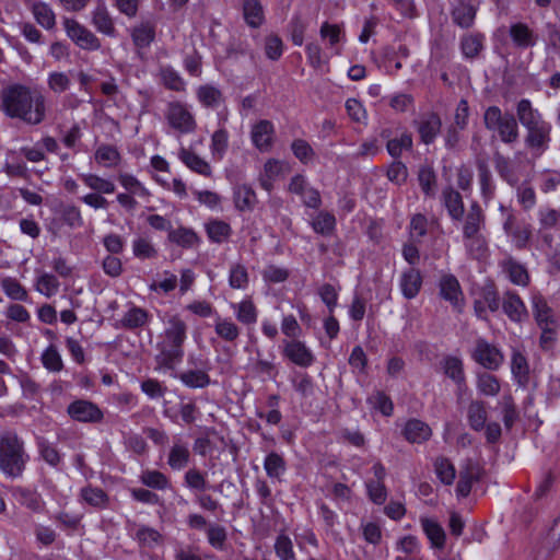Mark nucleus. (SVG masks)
Wrapping results in <instances>:
<instances>
[{
	"instance_id": "f257e3e1",
	"label": "nucleus",
	"mask_w": 560,
	"mask_h": 560,
	"mask_svg": "<svg viewBox=\"0 0 560 560\" xmlns=\"http://www.w3.org/2000/svg\"><path fill=\"white\" fill-rule=\"evenodd\" d=\"M0 109L9 118L27 126H38L46 120L47 100L38 89L12 83L1 90Z\"/></svg>"
},
{
	"instance_id": "f03ea898",
	"label": "nucleus",
	"mask_w": 560,
	"mask_h": 560,
	"mask_svg": "<svg viewBox=\"0 0 560 560\" xmlns=\"http://www.w3.org/2000/svg\"><path fill=\"white\" fill-rule=\"evenodd\" d=\"M520 125L524 128V145L535 159L540 158L550 147L552 125L528 98L515 104Z\"/></svg>"
},
{
	"instance_id": "7ed1b4c3",
	"label": "nucleus",
	"mask_w": 560,
	"mask_h": 560,
	"mask_svg": "<svg viewBox=\"0 0 560 560\" xmlns=\"http://www.w3.org/2000/svg\"><path fill=\"white\" fill-rule=\"evenodd\" d=\"M187 325L177 315L171 316L163 332L159 336L155 355L156 369L174 370L184 357Z\"/></svg>"
},
{
	"instance_id": "20e7f679",
	"label": "nucleus",
	"mask_w": 560,
	"mask_h": 560,
	"mask_svg": "<svg viewBox=\"0 0 560 560\" xmlns=\"http://www.w3.org/2000/svg\"><path fill=\"white\" fill-rule=\"evenodd\" d=\"M482 119L486 129L497 132L501 142L512 144L518 140L520 121L516 115L504 113L499 106L492 105L485 109Z\"/></svg>"
},
{
	"instance_id": "39448f33",
	"label": "nucleus",
	"mask_w": 560,
	"mask_h": 560,
	"mask_svg": "<svg viewBox=\"0 0 560 560\" xmlns=\"http://www.w3.org/2000/svg\"><path fill=\"white\" fill-rule=\"evenodd\" d=\"M26 459L22 441L14 433H4L0 438V469L10 477H19Z\"/></svg>"
},
{
	"instance_id": "423d86ee",
	"label": "nucleus",
	"mask_w": 560,
	"mask_h": 560,
	"mask_svg": "<svg viewBox=\"0 0 560 560\" xmlns=\"http://www.w3.org/2000/svg\"><path fill=\"white\" fill-rule=\"evenodd\" d=\"M164 117L171 128L182 135L191 133L197 128V121L189 106L180 101L168 102Z\"/></svg>"
},
{
	"instance_id": "0eeeda50",
	"label": "nucleus",
	"mask_w": 560,
	"mask_h": 560,
	"mask_svg": "<svg viewBox=\"0 0 560 560\" xmlns=\"http://www.w3.org/2000/svg\"><path fill=\"white\" fill-rule=\"evenodd\" d=\"M62 24L67 36L81 49L94 51L101 48L100 38L77 20L63 18Z\"/></svg>"
},
{
	"instance_id": "6e6552de",
	"label": "nucleus",
	"mask_w": 560,
	"mask_h": 560,
	"mask_svg": "<svg viewBox=\"0 0 560 560\" xmlns=\"http://www.w3.org/2000/svg\"><path fill=\"white\" fill-rule=\"evenodd\" d=\"M471 358L476 363L490 371H497L504 362L502 351L485 338L476 339Z\"/></svg>"
},
{
	"instance_id": "1a4fd4ad",
	"label": "nucleus",
	"mask_w": 560,
	"mask_h": 560,
	"mask_svg": "<svg viewBox=\"0 0 560 560\" xmlns=\"http://www.w3.org/2000/svg\"><path fill=\"white\" fill-rule=\"evenodd\" d=\"M188 363L194 369L186 370L177 375L179 381L188 388H205L210 385L211 378L208 374L210 364L208 360L188 358Z\"/></svg>"
},
{
	"instance_id": "9d476101",
	"label": "nucleus",
	"mask_w": 560,
	"mask_h": 560,
	"mask_svg": "<svg viewBox=\"0 0 560 560\" xmlns=\"http://www.w3.org/2000/svg\"><path fill=\"white\" fill-rule=\"evenodd\" d=\"M68 416L82 423H100L104 418L102 409L91 400L77 399L68 405Z\"/></svg>"
},
{
	"instance_id": "9b49d317",
	"label": "nucleus",
	"mask_w": 560,
	"mask_h": 560,
	"mask_svg": "<svg viewBox=\"0 0 560 560\" xmlns=\"http://www.w3.org/2000/svg\"><path fill=\"white\" fill-rule=\"evenodd\" d=\"M289 191L301 197L305 207L318 209L322 205L319 191L312 187L303 175H295L289 184Z\"/></svg>"
},
{
	"instance_id": "f8f14e48",
	"label": "nucleus",
	"mask_w": 560,
	"mask_h": 560,
	"mask_svg": "<svg viewBox=\"0 0 560 560\" xmlns=\"http://www.w3.org/2000/svg\"><path fill=\"white\" fill-rule=\"evenodd\" d=\"M503 313L514 323H523L528 318V312L521 296L513 290H506L501 301Z\"/></svg>"
},
{
	"instance_id": "ddd939ff",
	"label": "nucleus",
	"mask_w": 560,
	"mask_h": 560,
	"mask_svg": "<svg viewBox=\"0 0 560 560\" xmlns=\"http://www.w3.org/2000/svg\"><path fill=\"white\" fill-rule=\"evenodd\" d=\"M283 355L292 363L302 368H308L315 361V357L311 349L298 339L283 342Z\"/></svg>"
},
{
	"instance_id": "4468645a",
	"label": "nucleus",
	"mask_w": 560,
	"mask_h": 560,
	"mask_svg": "<svg viewBox=\"0 0 560 560\" xmlns=\"http://www.w3.org/2000/svg\"><path fill=\"white\" fill-rule=\"evenodd\" d=\"M250 138L254 147L260 152H268L275 139V127L270 120L261 119L253 125Z\"/></svg>"
},
{
	"instance_id": "2eb2a0df",
	"label": "nucleus",
	"mask_w": 560,
	"mask_h": 560,
	"mask_svg": "<svg viewBox=\"0 0 560 560\" xmlns=\"http://www.w3.org/2000/svg\"><path fill=\"white\" fill-rule=\"evenodd\" d=\"M91 24L98 33L108 37H116L117 35L114 19L102 0H98L91 11Z\"/></svg>"
},
{
	"instance_id": "dca6fc26",
	"label": "nucleus",
	"mask_w": 560,
	"mask_h": 560,
	"mask_svg": "<svg viewBox=\"0 0 560 560\" xmlns=\"http://www.w3.org/2000/svg\"><path fill=\"white\" fill-rule=\"evenodd\" d=\"M509 36L518 49L534 47L538 42V35L524 22H515L509 26Z\"/></svg>"
},
{
	"instance_id": "f3484780",
	"label": "nucleus",
	"mask_w": 560,
	"mask_h": 560,
	"mask_svg": "<svg viewBox=\"0 0 560 560\" xmlns=\"http://www.w3.org/2000/svg\"><path fill=\"white\" fill-rule=\"evenodd\" d=\"M499 266L513 284L520 287H527L529 284L530 277L526 267L512 256L501 260Z\"/></svg>"
},
{
	"instance_id": "a211bd4d",
	"label": "nucleus",
	"mask_w": 560,
	"mask_h": 560,
	"mask_svg": "<svg viewBox=\"0 0 560 560\" xmlns=\"http://www.w3.org/2000/svg\"><path fill=\"white\" fill-rule=\"evenodd\" d=\"M439 287L440 295L460 312L464 296L458 280L452 275H446L441 278Z\"/></svg>"
},
{
	"instance_id": "6ab92c4d",
	"label": "nucleus",
	"mask_w": 560,
	"mask_h": 560,
	"mask_svg": "<svg viewBox=\"0 0 560 560\" xmlns=\"http://www.w3.org/2000/svg\"><path fill=\"white\" fill-rule=\"evenodd\" d=\"M150 318L151 315L147 310L131 305L117 323V327L126 330L140 329L149 324Z\"/></svg>"
},
{
	"instance_id": "aec40b11",
	"label": "nucleus",
	"mask_w": 560,
	"mask_h": 560,
	"mask_svg": "<svg viewBox=\"0 0 560 560\" xmlns=\"http://www.w3.org/2000/svg\"><path fill=\"white\" fill-rule=\"evenodd\" d=\"M420 139L423 143H432L440 133L442 121L438 114L430 113L415 121Z\"/></svg>"
},
{
	"instance_id": "412c9836",
	"label": "nucleus",
	"mask_w": 560,
	"mask_h": 560,
	"mask_svg": "<svg viewBox=\"0 0 560 560\" xmlns=\"http://www.w3.org/2000/svg\"><path fill=\"white\" fill-rule=\"evenodd\" d=\"M463 222V236H472L481 232L486 224L485 213L478 202L470 203Z\"/></svg>"
},
{
	"instance_id": "4be33fe9",
	"label": "nucleus",
	"mask_w": 560,
	"mask_h": 560,
	"mask_svg": "<svg viewBox=\"0 0 560 560\" xmlns=\"http://www.w3.org/2000/svg\"><path fill=\"white\" fill-rule=\"evenodd\" d=\"M476 167L478 171V179L480 184V192L485 202L493 199L495 194V185L486 158L478 156L476 159Z\"/></svg>"
},
{
	"instance_id": "5701e85b",
	"label": "nucleus",
	"mask_w": 560,
	"mask_h": 560,
	"mask_svg": "<svg viewBox=\"0 0 560 560\" xmlns=\"http://www.w3.org/2000/svg\"><path fill=\"white\" fill-rule=\"evenodd\" d=\"M441 200L450 218L453 221H462L465 207L459 191L455 190L453 187H446L442 190Z\"/></svg>"
},
{
	"instance_id": "b1692460",
	"label": "nucleus",
	"mask_w": 560,
	"mask_h": 560,
	"mask_svg": "<svg viewBox=\"0 0 560 560\" xmlns=\"http://www.w3.org/2000/svg\"><path fill=\"white\" fill-rule=\"evenodd\" d=\"M12 495L19 504L34 513H42L45 509V502L36 490L15 487L12 489Z\"/></svg>"
},
{
	"instance_id": "393cba45",
	"label": "nucleus",
	"mask_w": 560,
	"mask_h": 560,
	"mask_svg": "<svg viewBox=\"0 0 560 560\" xmlns=\"http://www.w3.org/2000/svg\"><path fill=\"white\" fill-rule=\"evenodd\" d=\"M399 287L402 295L411 300L418 295L422 287V275L416 268H408L400 275Z\"/></svg>"
},
{
	"instance_id": "a878e982",
	"label": "nucleus",
	"mask_w": 560,
	"mask_h": 560,
	"mask_svg": "<svg viewBox=\"0 0 560 560\" xmlns=\"http://www.w3.org/2000/svg\"><path fill=\"white\" fill-rule=\"evenodd\" d=\"M235 208L241 212L253 211L258 203V198L250 185L238 184L233 190Z\"/></svg>"
},
{
	"instance_id": "bb28decb",
	"label": "nucleus",
	"mask_w": 560,
	"mask_h": 560,
	"mask_svg": "<svg viewBox=\"0 0 560 560\" xmlns=\"http://www.w3.org/2000/svg\"><path fill=\"white\" fill-rule=\"evenodd\" d=\"M133 45L138 49L148 48L155 38V25L151 21H141L130 30Z\"/></svg>"
},
{
	"instance_id": "cd10ccee",
	"label": "nucleus",
	"mask_w": 560,
	"mask_h": 560,
	"mask_svg": "<svg viewBox=\"0 0 560 560\" xmlns=\"http://www.w3.org/2000/svg\"><path fill=\"white\" fill-rule=\"evenodd\" d=\"M480 479V468L479 466L472 462L467 460L466 466L459 472V479L456 486V491L462 497H467L471 487L475 482Z\"/></svg>"
},
{
	"instance_id": "c85d7f7f",
	"label": "nucleus",
	"mask_w": 560,
	"mask_h": 560,
	"mask_svg": "<svg viewBox=\"0 0 560 560\" xmlns=\"http://www.w3.org/2000/svg\"><path fill=\"white\" fill-rule=\"evenodd\" d=\"M420 524L431 547L442 550L445 547L446 534L441 524L430 517H421Z\"/></svg>"
},
{
	"instance_id": "c756f323",
	"label": "nucleus",
	"mask_w": 560,
	"mask_h": 560,
	"mask_svg": "<svg viewBox=\"0 0 560 560\" xmlns=\"http://www.w3.org/2000/svg\"><path fill=\"white\" fill-rule=\"evenodd\" d=\"M442 368L444 374L450 377L459 389L466 385V377L462 359L454 355H447L442 361Z\"/></svg>"
},
{
	"instance_id": "7c9ffc66",
	"label": "nucleus",
	"mask_w": 560,
	"mask_h": 560,
	"mask_svg": "<svg viewBox=\"0 0 560 560\" xmlns=\"http://www.w3.org/2000/svg\"><path fill=\"white\" fill-rule=\"evenodd\" d=\"M494 167L499 176L510 186L515 187L520 183V175L512 161L501 153L494 154Z\"/></svg>"
},
{
	"instance_id": "2f4dec72",
	"label": "nucleus",
	"mask_w": 560,
	"mask_h": 560,
	"mask_svg": "<svg viewBox=\"0 0 560 560\" xmlns=\"http://www.w3.org/2000/svg\"><path fill=\"white\" fill-rule=\"evenodd\" d=\"M179 160L192 172L209 177L212 174L210 164L192 151L180 148L178 152Z\"/></svg>"
},
{
	"instance_id": "473e14b6",
	"label": "nucleus",
	"mask_w": 560,
	"mask_h": 560,
	"mask_svg": "<svg viewBox=\"0 0 560 560\" xmlns=\"http://www.w3.org/2000/svg\"><path fill=\"white\" fill-rule=\"evenodd\" d=\"M532 305L535 320L539 327L556 324L553 312L544 296L540 294H534L532 298Z\"/></svg>"
},
{
	"instance_id": "72a5a7b5",
	"label": "nucleus",
	"mask_w": 560,
	"mask_h": 560,
	"mask_svg": "<svg viewBox=\"0 0 560 560\" xmlns=\"http://www.w3.org/2000/svg\"><path fill=\"white\" fill-rule=\"evenodd\" d=\"M402 433L410 443H422L430 439L432 431L430 427L421 420L411 419L405 424Z\"/></svg>"
},
{
	"instance_id": "f704fd0d",
	"label": "nucleus",
	"mask_w": 560,
	"mask_h": 560,
	"mask_svg": "<svg viewBox=\"0 0 560 560\" xmlns=\"http://www.w3.org/2000/svg\"><path fill=\"white\" fill-rule=\"evenodd\" d=\"M189 459L190 451L188 445L182 441L174 442L167 456V465L171 467V469H184L188 465Z\"/></svg>"
},
{
	"instance_id": "c9c22d12",
	"label": "nucleus",
	"mask_w": 560,
	"mask_h": 560,
	"mask_svg": "<svg viewBox=\"0 0 560 560\" xmlns=\"http://www.w3.org/2000/svg\"><path fill=\"white\" fill-rule=\"evenodd\" d=\"M284 168V164L278 160L269 159L265 165L264 170L259 175V184L260 186L267 190L270 191L273 188V183L276 179H278Z\"/></svg>"
},
{
	"instance_id": "e433bc0d",
	"label": "nucleus",
	"mask_w": 560,
	"mask_h": 560,
	"mask_svg": "<svg viewBox=\"0 0 560 560\" xmlns=\"http://www.w3.org/2000/svg\"><path fill=\"white\" fill-rule=\"evenodd\" d=\"M214 332L220 339L233 343L241 336V328L232 318L217 316L214 320Z\"/></svg>"
},
{
	"instance_id": "4c0bfd02",
	"label": "nucleus",
	"mask_w": 560,
	"mask_h": 560,
	"mask_svg": "<svg viewBox=\"0 0 560 560\" xmlns=\"http://www.w3.org/2000/svg\"><path fill=\"white\" fill-rule=\"evenodd\" d=\"M264 469L267 476L276 481H282V477L287 471V463L282 455L270 452L264 460Z\"/></svg>"
},
{
	"instance_id": "58836bf2",
	"label": "nucleus",
	"mask_w": 560,
	"mask_h": 560,
	"mask_svg": "<svg viewBox=\"0 0 560 560\" xmlns=\"http://www.w3.org/2000/svg\"><path fill=\"white\" fill-rule=\"evenodd\" d=\"M31 11L35 21L45 30H52L56 25V15L51 7L45 2L36 1L32 4Z\"/></svg>"
},
{
	"instance_id": "ea45409f",
	"label": "nucleus",
	"mask_w": 560,
	"mask_h": 560,
	"mask_svg": "<svg viewBox=\"0 0 560 560\" xmlns=\"http://www.w3.org/2000/svg\"><path fill=\"white\" fill-rule=\"evenodd\" d=\"M231 307L241 324L254 325L257 322L258 312L252 300L245 299L238 303H233Z\"/></svg>"
},
{
	"instance_id": "a19ab883",
	"label": "nucleus",
	"mask_w": 560,
	"mask_h": 560,
	"mask_svg": "<svg viewBox=\"0 0 560 560\" xmlns=\"http://www.w3.org/2000/svg\"><path fill=\"white\" fill-rule=\"evenodd\" d=\"M196 96L202 106L209 108L218 107L223 101L222 92L211 84L198 86L196 90Z\"/></svg>"
},
{
	"instance_id": "79ce46f5",
	"label": "nucleus",
	"mask_w": 560,
	"mask_h": 560,
	"mask_svg": "<svg viewBox=\"0 0 560 560\" xmlns=\"http://www.w3.org/2000/svg\"><path fill=\"white\" fill-rule=\"evenodd\" d=\"M206 232L211 242L221 244L230 238L232 228L225 221L214 219L206 224Z\"/></svg>"
},
{
	"instance_id": "37998d69",
	"label": "nucleus",
	"mask_w": 560,
	"mask_h": 560,
	"mask_svg": "<svg viewBox=\"0 0 560 560\" xmlns=\"http://www.w3.org/2000/svg\"><path fill=\"white\" fill-rule=\"evenodd\" d=\"M133 538L141 547L153 549L163 542V536L155 528L140 525L133 534Z\"/></svg>"
},
{
	"instance_id": "c03bdc74",
	"label": "nucleus",
	"mask_w": 560,
	"mask_h": 560,
	"mask_svg": "<svg viewBox=\"0 0 560 560\" xmlns=\"http://www.w3.org/2000/svg\"><path fill=\"white\" fill-rule=\"evenodd\" d=\"M413 145L412 136L408 131H404L399 137L388 139L386 142V150L388 154L395 159L398 160L402 152L410 151Z\"/></svg>"
},
{
	"instance_id": "a18cd8bd",
	"label": "nucleus",
	"mask_w": 560,
	"mask_h": 560,
	"mask_svg": "<svg viewBox=\"0 0 560 560\" xmlns=\"http://www.w3.org/2000/svg\"><path fill=\"white\" fill-rule=\"evenodd\" d=\"M140 481L148 488L155 490H166L171 487L170 478L155 469H145L140 475Z\"/></svg>"
},
{
	"instance_id": "49530a36",
	"label": "nucleus",
	"mask_w": 560,
	"mask_h": 560,
	"mask_svg": "<svg viewBox=\"0 0 560 560\" xmlns=\"http://www.w3.org/2000/svg\"><path fill=\"white\" fill-rule=\"evenodd\" d=\"M95 161L104 167H115L120 162V153L116 147L110 144H101L94 153Z\"/></svg>"
},
{
	"instance_id": "de8ad7c7",
	"label": "nucleus",
	"mask_w": 560,
	"mask_h": 560,
	"mask_svg": "<svg viewBox=\"0 0 560 560\" xmlns=\"http://www.w3.org/2000/svg\"><path fill=\"white\" fill-rule=\"evenodd\" d=\"M163 85L175 92H184L186 83L180 74L171 66H162L159 71Z\"/></svg>"
},
{
	"instance_id": "09e8293b",
	"label": "nucleus",
	"mask_w": 560,
	"mask_h": 560,
	"mask_svg": "<svg viewBox=\"0 0 560 560\" xmlns=\"http://www.w3.org/2000/svg\"><path fill=\"white\" fill-rule=\"evenodd\" d=\"M80 495L89 505L97 509H105L108 505L109 498L107 493L97 487L88 486L81 489Z\"/></svg>"
},
{
	"instance_id": "8fccbe9b",
	"label": "nucleus",
	"mask_w": 560,
	"mask_h": 560,
	"mask_svg": "<svg viewBox=\"0 0 560 560\" xmlns=\"http://www.w3.org/2000/svg\"><path fill=\"white\" fill-rule=\"evenodd\" d=\"M476 7L471 3L460 2L452 12L454 22L463 27L468 28L474 24L476 18Z\"/></svg>"
},
{
	"instance_id": "3c124183",
	"label": "nucleus",
	"mask_w": 560,
	"mask_h": 560,
	"mask_svg": "<svg viewBox=\"0 0 560 560\" xmlns=\"http://www.w3.org/2000/svg\"><path fill=\"white\" fill-rule=\"evenodd\" d=\"M170 242L184 248H191L199 243L198 235L188 228L172 229L168 234Z\"/></svg>"
},
{
	"instance_id": "603ef678",
	"label": "nucleus",
	"mask_w": 560,
	"mask_h": 560,
	"mask_svg": "<svg viewBox=\"0 0 560 560\" xmlns=\"http://www.w3.org/2000/svg\"><path fill=\"white\" fill-rule=\"evenodd\" d=\"M243 14L246 23L252 27H258L264 22V10L259 0H244Z\"/></svg>"
},
{
	"instance_id": "864d4df0",
	"label": "nucleus",
	"mask_w": 560,
	"mask_h": 560,
	"mask_svg": "<svg viewBox=\"0 0 560 560\" xmlns=\"http://www.w3.org/2000/svg\"><path fill=\"white\" fill-rule=\"evenodd\" d=\"M418 182L422 192L427 197H434L436 191V175L431 166L424 165L419 168Z\"/></svg>"
},
{
	"instance_id": "5fc2aeb1",
	"label": "nucleus",
	"mask_w": 560,
	"mask_h": 560,
	"mask_svg": "<svg viewBox=\"0 0 560 560\" xmlns=\"http://www.w3.org/2000/svg\"><path fill=\"white\" fill-rule=\"evenodd\" d=\"M59 288L60 282L58 278L50 272H42L35 281L36 291L46 298L55 295L59 291Z\"/></svg>"
},
{
	"instance_id": "6e6d98bb",
	"label": "nucleus",
	"mask_w": 560,
	"mask_h": 560,
	"mask_svg": "<svg viewBox=\"0 0 560 560\" xmlns=\"http://www.w3.org/2000/svg\"><path fill=\"white\" fill-rule=\"evenodd\" d=\"M119 184L132 196L149 199L150 191L131 174L120 173L118 175Z\"/></svg>"
},
{
	"instance_id": "4d7b16f0",
	"label": "nucleus",
	"mask_w": 560,
	"mask_h": 560,
	"mask_svg": "<svg viewBox=\"0 0 560 560\" xmlns=\"http://www.w3.org/2000/svg\"><path fill=\"white\" fill-rule=\"evenodd\" d=\"M82 182L96 194H113L115 191V184L95 174H81Z\"/></svg>"
},
{
	"instance_id": "13d9d810",
	"label": "nucleus",
	"mask_w": 560,
	"mask_h": 560,
	"mask_svg": "<svg viewBox=\"0 0 560 560\" xmlns=\"http://www.w3.org/2000/svg\"><path fill=\"white\" fill-rule=\"evenodd\" d=\"M40 361L49 372L57 373L63 369L61 355L55 345H50L44 350Z\"/></svg>"
},
{
	"instance_id": "bf43d9fd",
	"label": "nucleus",
	"mask_w": 560,
	"mask_h": 560,
	"mask_svg": "<svg viewBox=\"0 0 560 560\" xmlns=\"http://www.w3.org/2000/svg\"><path fill=\"white\" fill-rule=\"evenodd\" d=\"M511 371L520 384H523L527 381L529 372L527 359L518 350H513L512 352Z\"/></svg>"
},
{
	"instance_id": "052dcab7",
	"label": "nucleus",
	"mask_w": 560,
	"mask_h": 560,
	"mask_svg": "<svg viewBox=\"0 0 560 560\" xmlns=\"http://www.w3.org/2000/svg\"><path fill=\"white\" fill-rule=\"evenodd\" d=\"M483 35L470 34L463 37L460 48L466 58H475L483 48Z\"/></svg>"
},
{
	"instance_id": "680f3d73",
	"label": "nucleus",
	"mask_w": 560,
	"mask_h": 560,
	"mask_svg": "<svg viewBox=\"0 0 560 560\" xmlns=\"http://www.w3.org/2000/svg\"><path fill=\"white\" fill-rule=\"evenodd\" d=\"M1 288L5 295L12 300L26 302L28 299L26 289L14 278L2 279Z\"/></svg>"
},
{
	"instance_id": "e2e57ef3",
	"label": "nucleus",
	"mask_w": 560,
	"mask_h": 560,
	"mask_svg": "<svg viewBox=\"0 0 560 560\" xmlns=\"http://www.w3.org/2000/svg\"><path fill=\"white\" fill-rule=\"evenodd\" d=\"M463 238L467 252L474 258H481L486 255L488 250V243L481 232L472 236H463Z\"/></svg>"
},
{
	"instance_id": "0e129e2a",
	"label": "nucleus",
	"mask_w": 560,
	"mask_h": 560,
	"mask_svg": "<svg viewBox=\"0 0 560 560\" xmlns=\"http://www.w3.org/2000/svg\"><path fill=\"white\" fill-rule=\"evenodd\" d=\"M468 421L471 429L480 431L485 428L487 421V411L479 401H472L468 407Z\"/></svg>"
},
{
	"instance_id": "69168bd1",
	"label": "nucleus",
	"mask_w": 560,
	"mask_h": 560,
	"mask_svg": "<svg viewBox=\"0 0 560 560\" xmlns=\"http://www.w3.org/2000/svg\"><path fill=\"white\" fill-rule=\"evenodd\" d=\"M314 231L322 235H330L336 226L334 214L327 211H320L312 221Z\"/></svg>"
},
{
	"instance_id": "338daca9",
	"label": "nucleus",
	"mask_w": 560,
	"mask_h": 560,
	"mask_svg": "<svg viewBox=\"0 0 560 560\" xmlns=\"http://www.w3.org/2000/svg\"><path fill=\"white\" fill-rule=\"evenodd\" d=\"M481 302L487 305L488 310L492 313L499 311L502 299L500 298L493 283L485 284L478 294Z\"/></svg>"
},
{
	"instance_id": "774afa93",
	"label": "nucleus",
	"mask_w": 560,
	"mask_h": 560,
	"mask_svg": "<svg viewBox=\"0 0 560 560\" xmlns=\"http://www.w3.org/2000/svg\"><path fill=\"white\" fill-rule=\"evenodd\" d=\"M275 552L280 560H296L293 542L291 538L284 534L276 538Z\"/></svg>"
}]
</instances>
